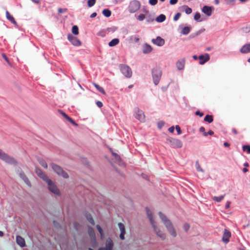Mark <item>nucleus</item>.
<instances>
[{"label": "nucleus", "instance_id": "nucleus-1", "mask_svg": "<svg viewBox=\"0 0 250 250\" xmlns=\"http://www.w3.org/2000/svg\"><path fill=\"white\" fill-rule=\"evenodd\" d=\"M159 215L161 219L163 222L169 234L173 237H176L177 233L170 220L168 219L167 217L161 211L159 212Z\"/></svg>", "mask_w": 250, "mask_h": 250}, {"label": "nucleus", "instance_id": "nucleus-2", "mask_svg": "<svg viewBox=\"0 0 250 250\" xmlns=\"http://www.w3.org/2000/svg\"><path fill=\"white\" fill-rule=\"evenodd\" d=\"M0 159L5 163L16 166L18 164L17 161L12 157L4 152L0 149Z\"/></svg>", "mask_w": 250, "mask_h": 250}, {"label": "nucleus", "instance_id": "nucleus-3", "mask_svg": "<svg viewBox=\"0 0 250 250\" xmlns=\"http://www.w3.org/2000/svg\"><path fill=\"white\" fill-rule=\"evenodd\" d=\"M153 82L155 85L158 84L162 77V71L160 68H153L151 71Z\"/></svg>", "mask_w": 250, "mask_h": 250}, {"label": "nucleus", "instance_id": "nucleus-4", "mask_svg": "<svg viewBox=\"0 0 250 250\" xmlns=\"http://www.w3.org/2000/svg\"><path fill=\"white\" fill-rule=\"evenodd\" d=\"M50 166L53 171L58 175L61 176L65 179H67L69 177L68 174L65 171H64L60 166L54 163H51Z\"/></svg>", "mask_w": 250, "mask_h": 250}, {"label": "nucleus", "instance_id": "nucleus-5", "mask_svg": "<svg viewBox=\"0 0 250 250\" xmlns=\"http://www.w3.org/2000/svg\"><path fill=\"white\" fill-rule=\"evenodd\" d=\"M141 7V3L137 0H134L130 2L128 7V11L130 13H133L139 10Z\"/></svg>", "mask_w": 250, "mask_h": 250}, {"label": "nucleus", "instance_id": "nucleus-6", "mask_svg": "<svg viewBox=\"0 0 250 250\" xmlns=\"http://www.w3.org/2000/svg\"><path fill=\"white\" fill-rule=\"evenodd\" d=\"M122 73L126 78H130L132 76V72L130 67L124 64H121L119 66Z\"/></svg>", "mask_w": 250, "mask_h": 250}, {"label": "nucleus", "instance_id": "nucleus-7", "mask_svg": "<svg viewBox=\"0 0 250 250\" xmlns=\"http://www.w3.org/2000/svg\"><path fill=\"white\" fill-rule=\"evenodd\" d=\"M45 182L48 185V189L49 191L57 195H59L60 194L59 189L51 179H48Z\"/></svg>", "mask_w": 250, "mask_h": 250}, {"label": "nucleus", "instance_id": "nucleus-8", "mask_svg": "<svg viewBox=\"0 0 250 250\" xmlns=\"http://www.w3.org/2000/svg\"><path fill=\"white\" fill-rule=\"evenodd\" d=\"M168 141L173 147L181 148L183 146L182 141L179 139L170 138L168 139Z\"/></svg>", "mask_w": 250, "mask_h": 250}, {"label": "nucleus", "instance_id": "nucleus-9", "mask_svg": "<svg viewBox=\"0 0 250 250\" xmlns=\"http://www.w3.org/2000/svg\"><path fill=\"white\" fill-rule=\"evenodd\" d=\"M134 114L135 118L141 122H144L145 120V116L143 111L141 110L139 108L136 107L134 109Z\"/></svg>", "mask_w": 250, "mask_h": 250}, {"label": "nucleus", "instance_id": "nucleus-10", "mask_svg": "<svg viewBox=\"0 0 250 250\" xmlns=\"http://www.w3.org/2000/svg\"><path fill=\"white\" fill-rule=\"evenodd\" d=\"M67 39L74 46H79L81 45L80 40L71 34L67 35Z\"/></svg>", "mask_w": 250, "mask_h": 250}, {"label": "nucleus", "instance_id": "nucleus-11", "mask_svg": "<svg viewBox=\"0 0 250 250\" xmlns=\"http://www.w3.org/2000/svg\"><path fill=\"white\" fill-rule=\"evenodd\" d=\"M35 172L40 178L42 179L45 182L49 179L48 176L40 168L36 167Z\"/></svg>", "mask_w": 250, "mask_h": 250}, {"label": "nucleus", "instance_id": "nucleus-12", "mask_svg": "<svg viewBox=\"0 0 250 250\" xmlns=\"http://www.w3.org/2000/svg\"><path fill=\"white\" fill-rule=\"evenodd\" d=\"M151 42L154 44L158 46H162L165 43V40L160 36L157 37L156 39H152Z\"/></svg>", "mask_w": 250, "mask_h": 250}, {"label": "nucleus", "instance_id": "nucleus-13", "mask_svg": "<svg viewBox=\"0 0 250 250\" xmlns=\"http://www.w3.org/2000/svg\"><path fill=\"white\" fill-rule=\"evenodd\" d=\"M154 231L157 235L162 240H164L166 239V236L165 233L161 231L156 226V225L152 226Z\"/></svg>", "mask_w": 250, "mask_h": 250}, {"label": "nucleus", "instance_id": "nucleus-14", "mask_svg": "<svg viewBox=\"0 0 250 250\" xmlns=\"http://www.w3.org/2000/svg\"><path fill=\"white\" fill-rule=\"evenodd\" d=\"M231 236L230 232L227 229H225L224 233L222 237V241L225 243L227 244L229 241V238Z\"/></svg>", "mask_w": 250, "mask_h": 250}, {"label": "nucleus", "instance_id": "nucleus-15", "mask_svg": "<svg viewBox=\"0 0 250 250\" xmlns=\"http://www.w3.org/2000/svg\"><path fill=\"white\" fill-rule=\"evenodd\" d=\"M114 243L113 240L108 238L106 239L105 243V247H104L106 250H112L113 249Z\"/></svg>", "mask_w": 250, "mask_h": 250}, {"label": "nucleus", "instance_id": "nucleus-16", "mask_svg": "<svg viewBox=\"0 0 250 250\" xmlns=\"http://www.w3.org/2000/svg\"><path fill=\"white\" fill-rule=\"evenodd\" d=\"M198 59L200 60L199 64H203L208 61H209L210 59L209 55L208 53H206L205 55H200L198 57Z\"/></svg>", "mask_w": 250, "mask_h": 250}, {"label": "nucleus", "instance_id": "nucleus-17", "mask_svg": "<svg viewBox=\"0 0 250 250\" xmlns=\"http://www.w3.org/2000/svg\"><path fill=\"white\" fill-rule=\"evenodd\" d=\"M19 176L21 179L25 182V183L29 187H31L32 185L28 178V177L26 176L25 173L21 171L20 173Z\"/></svg>", "mask_w": 250, "mask_h": 250}, {"label": "nucleus", "instance_id": "nucleus-18", "mask_svg": "<svg viewBox=\"0 0 250 250\" xmlns=\"http://www.w3.org/2000/svg\"><path fill=\"white\" fill-rule=\"evenodd\" d=\"M185 59L183 58L180 60H179L176 62V65L177 69L179 70H181L184 69L185 65Z\"/></svg>", "mask_w": 250, "mask_h": 250}, {"label": "nucleus", "instance_id": "nucleus-19", "mask_svg": "<svg viewBox=\"0 0 250 250\" xmlns=\"http://www.w3.org/2000/svg\"><path fill=\"white\" fill-rule=\"evenodd\" d=\"M202 11L208 16H210L212 14V7L205 5L202 8Z\"/></svg>", "mask_w": 250, "mask_h": 250}, {"label": "nucleus", "instance_id": "nucleus-20", "mask_svg": "<svg viewBox=\"0 0 250 250\" xmlns=\"http://www.w3.org/2000/svg\"><path fill=\"white\" fill-rule=\"evenodd\" d=\"M242 54H247L250 52V43L244 45L240 50Z\"/></svg>", "mask_w": 250, "mask_h": 250}, {"label": "nucleus", "instance_id": "nucleus-21", "mask_svg": "<svg viewBox=\"0 0 250 250\" xmlns=\"http://www.w3.org/2000/svg\"><path fill=\"white\" fill-rule=\"evenodd\" d=\"M16 242L17 244L21 247H24L25 246L24 239L20 235H17L16 236Z\"/></svg>", "mask_w": 250, "mask_h": 250}, {"label": "nucleus", "instance_id": "nucleus-22", "mask_svg": "<svg viewBox=\"0 0 250 250\" xmlns=\"http://www.w3.org/2000/svg\"><path fill=\"white\" fill-rule=\"evenodd\" d=\"M152 50V47L147 43H145L143 46V52L144 54H148Z\"/></svg>", "mask_w": 250, "mask_h": 250}, {"label": "nucleus", "instance_id": "nucleus-23", "mask_svg": "<svg viewBox=\"0 0 250 250\" xmlns=\"http://www.w3.org/2000/svg\"><path fill=\"white\" fill-rule=\"evenodd\" d=\"M6 19L16 26H18L17 23L13 16L11 15L8 11H6Z\"/></svg>", "mask_w": 250, "mask_h": 250}, {"label": "nucleus", "instance_id": "nucleus-24", "mask_svg": "<svg viewBox=\"0 0 250 250\" xmlns=\"http://www.w3.org/2000/svg\"><path fill=\"white\" fill-rule=\"evenodd\" d=\"M146 213L147 215L148 218L149 219V220L150 221V222L152 226H153V225H155V222H154V219L153 218V215H152V212H151V211L149 210V209H148V208H146Z\"/></svg>", "mask_w": 250, "mask_h": 250}, {"label": "nucleus", "instance_id": "nucleus-25", "mask_svg": "<svg viewBox=\"0 0 250 250\" xmlns=\"http://www.w3.org/2000/svg\"><path fill=\"white\" fill-rule=\"evenodd\" d=\"M84 215L87 221L89 222V223H90L92 225L94 226L95 225V222L91 214L89 212H86L85 213Z\"/></svg>", "mask_w": 250, "mask_h": 250}, {"label": "nucleus", "instance_id": "nucleus-26", "mask_svg": "<svg viewBox=\"0 0 250 250\" xmlns=\"http://www.w3.org/2000/svg\"><path fill=\"white\" fill-rule=\"evenodd\" d=\"M112 155L114 156L117 163H118L119 165H121L122 160L120 156L117 153L114 152H112Z\"/></svg>", "mask_w": 250, "mask_h": 250}, {"label": "nucleus", "instance_id": "nucleus-27", "mask_svg": "<svg viewBox=\"0 0 250 250\" xmlns=\"http://www.w3.org/2000/svg\"><path fill=\"white\" fill-rule=\"evenodd\" d=\"M119 43V40L118 38H115L112 40L108 43V45L110 47H113Z\"/></svg>", "mask_w": 250, "mask_h": 250}, {"label": "nucleus", "instance_id": "nucleus-28", "mask_svg": "<svg viewBox=\"0 0 250 250\" xmlns=\"http://www.w3.org/2000/svg\"><path fill=\"white\" fill-rule=\"evenodd\" d=\"M166 19V17L165 15L162 14L158 16L156 18V21L158 22H162L164 21Z\"/></svg>", "mask_w": 250, "mask_h": 250}, {"label": "nucleus", "instance_id": "nucleus-29", "mask_svg": "<svg viewBox=\"0 0 250 250\" xmlns=\"http://www.w3.org/2000/svg\"><path fill=\"white\" fill-rule=\"evenodd\" d=\"M87 231L90 238L96 236L94 230L92 227L88 226L87 228Z\"/></svg>", "mask_w": 250, "mask_h": 250}, {"label": "nucleus", "instance_id": "nucleus-30", "mask_svg": "<svg viewBox=\"0 0 250 250\" xmlns=\"http://www.w3.org/2000/svg\"><path fill=\"white\" fill-rule=\"evenodd\" d=\"M93 84L95 86V87L97 89V90H98L100 92H101V93H102L104 95L106 94V93H105L104 89L102 87L100 86V85H99L98 84H97L96 83H93Z\"/></svg>", "mask_w": 250, "mask_h": 250}, {"label": "nucleus", "instance_id": "nucleus-31", "mask_svg": "<svg viewBox=\"0 0 250 250\" xmlns=\"http://www.w3.org/2000/svg\"><path fill=\"white\" fill-rule=\"evenodd\" d=\"M213 121V117L212 115H207L204 118V121L211 123Z\"/></svg>", "mask_w": 250, "mask_h": 250}, {"label": "nucleus", "instance_id": "nucleus-32", "mask_svg": "<svg viewBox=\"0 0 250 250\" xmlns=\"http://www.w3.org/2000/svg\"><path fill=\"white\" fill-rule=\"evenodd\" d=\"M38 162L40 163V164L44 168H47L48 167L47 164L45 161L42 159V158H39L38 159Z\"/></svg>", "mask_w": 250, "mask_h": 250}, {"label": "nucleus", "instance_id": "nucleus-33", "mask_svg": "<svg viewBox=\"0 0 250 250\" xmlns=\"http://www.w3.org/2000/svg\"><path fill=\"white\" fill-rule=\"evenodd\" d=\"M102 14L106 18L109 17L111 15V11L108 9H104L103 10Z\"/></svg>", "mask_w": 250, "mask_h": 250}, {"label": "nucleus", "instance_id": "nucleus-34", "mask_svg": "<svg viewBox=\"0 0 250 250\" xmlns=\"http://www.w3.org/2000/svg\"><path fill=\"white\" fill-rule=\"evenodd\" d=\"M190 31V27L189 26H186L183 28L181 31V34L183 35H188Z\"/></svg>", "mask_w": 250, "mask_h": 250}, {"label": "nucleus", "instance_id": "nucleus-35", "mask_svg": "<svg viewBox=\"0 0 250 250\" xmlns=\"http://www.w3.org/2000/svg\"><path fill=\"white\" fill-rule=\"evenodd\" d=\"M225 194L219 196H214L213 200L217 202H220L224 198Z\"/></svg>", "mask_w": 250, "mask_h": 250}, {"label": "nucleus", "instance_id": "nucleus-36", "mask_svg": "<svg viewBox=\"0 0 250 250\" xmlns=\"http://www.w3.org/2000/svg\"><path fill=\"white\" fill-rule=\"evenodd\" d=\"M72 32L74 35H77L79 34V28L77 25H74L72 28Z\"/></svg>", "mask_w": 250, "mask_h": 250}, {"label": "nucleus", "instance_id": "nucleus-37", "mask_svg": "<svg viewBox=\"0 0 250 250\" xmlns=\"http://www.w3.org/2000/svg\"><path fill=\"white\" fill-rule=\"evenodd\" d=\"M183 8L185 9V13L189 15L191 13L192 9L191 8L189 7L188 6L184 5V6H183Z\"/></svg>", "mask_w": 250, "mask_h": 250}, {"label": "nucleus", "instance_id": "nucleus-38", "mask_svg": "<svg viewBox=\"0 0 250 250\" xmlns=\"http://www.w3.org/2000/svg\"><path fill=\"white\" fill-rule=\"evenodd\" d=\"M201 15L198 12H196L194 16V19L195 21L200 22L202 21V20H200Z\"/></svg>", "mask_w": 250, "mask_h": 250}, {"label": "nucleus", "instance_id": "nucleus-39", "mask_svg": "<svg viewBox=\"0 0 250 250\" xmlns=\"http://www.w3.org/2000/svg\"><path fill=\"white\" fill-rule=\"evenodd\" d=\"M90 239H91V242L92 244V246L93 247H96L98 245V243H97V240L96 238V236L91 237V238H90Z\"/></svg>", "mask_w": 250, "mask_h": 250}, {"label": "nucleus", "instance_id": "nucleus-40", "mask_svg": "<svg viewBox=\"0 0 250 250\" xmlns=\"http://www.w3.org/2000/svg\"><path fill=\"white\" fill-rule=\"evenodd\" d=\"M195 167H196V170L198 171H201V172H204V170L203 169L201 168L200 164H199V161H197L195 163Z\"/></svg>", "mask_w": 250, "mask_h": 250}, {"label": "nucleus", "instance_id": "nucleus-41", "mask_svg": "<svg viewBox=\"0 0 250 250\" xmlns=\"http://www.w3.org/2000/svg\"><path fill=\"white\" fill-rule=\"evenodd\" d=\"M243 150L246 151L248 154H250V146L249 145H244L242 147Z\"/></svg>", "mask_w": 250, "mask_h": 250}, {"label": "nucleus", "instance_id": "nucleus-42", "mask_svg": "<svg viewBox=\"0 0 250 250\" xmlns=\"http://www.w3.org/2000/svg\"><path fill=\"white\" fill-rule=\"evenodd\" d=\"M146 20L147 22L150 23L154 21V19L151 15L149 14L146 16Z\"/></svg>", "mask_w": 250, "mask_h": 250}, {"label": "nucleus", "instance_id": "nucleus-43", "mask_svg": "<svg viewBox=\"0 0 250 250\" xmlns=\"http://www.w3.org/2000/svg\"><path fill=\"white\" fill-rule=\"evenodd\" d=\"M118 225L121 232L125 231V225L122 223H119Z\"/></svg>", "mask_w": 250, "mask_h": 250}, {"label": "nucleus", "instance_id": "nucleus-44", "mask_svg": "<svg viewBox=\"0 0 250 250\" xmlns=\"http://www.w3.org/2000/svg\"><path fill=\"white\" fill-rule=\"evenodd\" d=\"M67 120L71 123L73 125H74L75 126H78V125L69 116L67 117Z\"/></svg>", "mask_w": 250, "mask_h": 250}, {"label": "nucleus", "instance_id": "nucleus-45", "mask_svg": "<svg viewBox=\"0 0 250 250\" xmlns=\"http://www.w3.org/2000/svg\"><path fill=\"white\" fill-rule=\"evenodd\" d=\"M96 0H88L87 1V5L88 7H91L94 6L96 3Z\"/></svg>", "mask_w": 250, "mask_h": 250}, {"label": "nucleus", "instance_id": "nucleus-46", "mask_svg": "<svg viewBox=\"0 0 250 250\" xmlns=\"http://www.w3.org/2000/svg\"><path fill=\"white\" fill-rule=\"evenodd\" d=\"M96 228H97L98 231H99V232L100 233L101 237H102L104 236V232H103V230L102 228L100 227V225H97L96 226Z\"/></svg>", "mask_w": 250, "mask_h": 250}, {"label": "nucleus", "instance_id": "nucleus-47", "mask_svg": "<svg viewBox=\"0 0 250 250\" xmlns=\"http://www.w3.org/2000/svg\"><path fill=\"white\" fill-rule=\"evenodd\" d=\"M199 131L203 133V135L205 137H207L206 132L205 131V128L203 126H201L199 128Z\"/></svg>", "mask_w": 250, "mask_h": 250}, {"label": "nucleus", "instance_id": "nucleus-48", "mask_svg": "<svg viewBox=\"0 0 250 250\" xmlns=\"http://www.w3.org/2000/svg\"><path fill=\"white\" fill-rule=\"evenodd\" d=\"M145 18L146 17L144 14H141L138 16L137 19L139 21H143L145 19Z\"/></svg>", "mask_w": 250, "mask_h": 250}, {"label": "nucleus", "instance_id": "nucleus-49", "mask_svg": "<svg viewBox=\"0 0 250 250\" xmlns=\"http://www.w3.org/2000/svg\"><path fill=\"white\" fill-rule=\"evenodd\" d=\"M158 127L161 129L165 125V122L163 121H160L158 122Z\"/></svg>", "mask_w": 250, "mask_h": 250}, {"label": "nucleus", "instance_id": "nucleus-50", "mask_svg": "<svg viewBox=\"0 0 250 250\" xmlns=\"http://www.w3.org/2000/svg\"><path fill=\"white\" fill-rule=\"evenodd\" d=\"M190 226L188 224L186 223L183 226V229L186 231H188L189 229Z\"/></svg>", "mask_w": 250, "mask_h": 250}, {"label": "nucleus", "instance_id": "nucleus-51", "mask_svg": "<svg viewBox=\"0 0 250 250\" xmlns=\"http://www.w3.org/2000/svg\"><path fill=\"white\" fill-rule=\"evenodd\" d=\"M149 3L151 5H155L158 2V0H149Z\"/></svg>", "mask_w": 250, "mask_h": 250}, {"label": "nucleus", "instance_id": "nucleus-52", "mask_svg": "<svg viewBox=\"0 0 250 250\" xmlns=\"http://www.w3.org/2000/svg\"><path fill=\"white\" fill-rule=\"evenodd\" d=\"M181 14L179 12L177 13L174 17L173 20L177 21L180 17Z\"/></svg>", "mask_w": 250, "mask_h": 250}, {"label": "nucleus", "instance_id": "nucleus-53", "mask_svg": "<svg viewBox=\"0 0 250 250\" xmlns=\"http://www.w3.org/2000/svg\"><path fill=\"white\" fill-rule=\"evenodd\" d=\"M175 129L177 131V134L178 135L181 134L182 133V130L178 125H176L175 126Z\"/></svg>", "mask_w": 250, "mask_h": 250}, {"label": "nucleus", "instance_id": "nucleus-54", "mask_svg": "<svg viewBox=\"0 0 250 250\" xmlns=\"http://www.w3.org/2000/svg\"><path fill=\"white\" fill-rule=\"evenodd\" d=\"M235 0H225V2L227 4H232L234 3Z\"/></svg>", "mask_w": 250, "mask_h": 250}, {"label": "nucleus", "instance_id": "nucleus-55", "mask_svg": "<svg viewBox=\"0 0 250 250\" xmlns=\"http://www.w3.org/2000/svg\"><path fill=\"white\" fill-rule=\"evenodd\" d=\"M67 11V9L66 8L62 9L61 8H60L58 9V12L59 13H63V12H66Z\"/></svg>", "mask_w": 250, "mask_h": 250}, {"label": "nucleus", "instance_id": "nucleus-56", "mask_svg": "<svg viewBox=\"0 0 250 250\" xmlns=\"http://www.w3.org/2000/svg\"><path fill=\"white\" fill-rule=\"evenodd\" d=\"M96 105H97L98 107L101 108L103 106V104L102 103V102H101V101H97L96 102Z\"/></svg>", "mask_w": 250, "mask_h": 250}, {"label": "nucleus", "instance_id": "nucleus-57", "mask_svg": "<svg viewBox=\"0 0 250 250\" xmlns=\"http://www.w3.org/2000/svg\"><path fill=\"white\" fill-rule=\"evenodd\" d=\"M195 114L196 115L199 116L200 117H202L204 115V113L203 112H201L199 111H196L195 112Z\"/></svg>", "mask_w": 250, "mask_h": 250}, {"label": "nucleus", "instance_id": "nucleus-58", "mask_svg": "<svg viewBox=\"0 0 250 250\" xmlns=\"http://www.w3.org/2000/svg\"><path fill=\"white\" fill-rule=\"evenodd\" d=\"M178 2V0H170L169 3L171 5H174L176 4Z\"/></svg>", "mask_w": 250, "mask_h": 250}, {"label": "nucleus", "instance_id": "nucleus-59", "mask_svg": "<svg viewBox=\"0 0 250 250\" xmlns=\"http://www.w3.org/2000/svg\"><path fill=\"white\" fill-rule=\"evenodd\" d=\"M53 224L57 228H59L60 227V224L57 221H53Z\"/></svg>", "mask_w": 250, "mask_h": 250}, {"label": "nucleus", "instance_id": "nucleus-60", "mask_svg": "<svg viewBox=\"0 0 250 250\" xmlns=\"http://www.w3.org/2000/svg\"><path fill=\"white\" fill-rule=\"evenodd\" d=\"M168 130L169 131V132L173 133L174 132V126H172L170 127L168 129Z\"/></svg>", "mask_w": 250, "mask_h": 250}, {"label": "nucleus", "instance_id": "nucleus-61", "mask_svg": "<svg viewBox=\"0 0 250 250\" xmlns=\"http://www.w3.org/2000/svg\"><path fill=\"white\" fill-rule=\"evenodd\" d=\"M206 134H207V136L209 135H213L214 134V132L213 131H212L211 130H209V131H208V132H206Z\"/></svg>", "mask_w": 250, "mask_h": 250}, {"label": "nucleus", "instance_id": "nucleus-62", "mask_svg": "<svg viewBox=\"0 0 250 250\" xmlns=\"http://www.w3.org/2000/svg\"><path fill=\"white\" fill-rule=\"evenodd\" d=\"M230 202H229L228 201L227 203H226V206H225V208H229L230 207Z\"/></svg>", "mask_w": 250, "mask_h": 250}, {"label": "nucleus", "instance_id": "nucleus-63", "mask_svg": "<svg viewBox=\"0 0 250 250\" xmlns=\"http://www.w3.org/2000/svg\"><path fill=\"white\" fill-rule=\"evenodd\" d=\"M61 113L62 116L67 120V117L69 116L63 111H61Z\"/></svg>", "mask_w": 250, "mask_h": 250}, {"label": "nucleus", "instance_id": "nucleus-64", "mask_svg": "<svg viewBox=\"0 0 250 250\" xmlns=\"http://www.w3.org/2000/svg\"><path fill=\"white\" fill-rule=\"evenodd\" d=\"M96 16H97V13L96 12H94L91 14L90 18H95Z\"/></svg>", "mask_w": 250, "mask_h": 250}]
</instances>
